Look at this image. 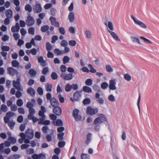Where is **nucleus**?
<instances>
[{
  "mask_svg": "<svg viewBox=\"0 0 159 159\" xmlns=\"http://www.w3.org/2000/svg\"><path fill=\"white\" fill-rule=\"evenodd\" d=\"M98 117H97L94 120L93 124L94 125L101 124L105 121H107V119L105 115L102 114H99Z\"/></svg>",
  "mask_w": 159,
  "mask_h": 159,
  "instance_id": "obj_1",
  "label": "nucleus"
},
{
  "mask_svg": "<svg viewBox=\"0 0 159 159\" xmlns=\"http://www.w3.org/2000/svg\"><path fill=\"white\" fill-rule=\"evenodd\" d=\"M131 18L133 19L135 24L139 25L142 28L146 29L147 28V25L143 22L139 20L136 18L133 15L131 16Z\"/></svg>",
  "mask_w": 159,
  "mask_h": 159,
  "instance_id": "obj_2",
  "label": "nucleus"
},
{
  "mask_svg": "<svg viewBox=\"0 0 159 159\" xmlns=\"http://www.w3.org/2000/svg\"><path fill=\"white\" fill-rule=\"evenodd\" d=\"M98 111V109L97 108H92L90 106L88 107L86 109V113L87 114L92 116L96 114Z\"/></svg>",
  "mask_w": 159,
  "mask_h": 159,
  "instance_id": "obj_3",
  "label": "nucleus"
},
{
  "mask_svg": "<svg viewBox=\"0 0 159 159\" xmlns=\"http://www.w3.org/2000/svg\"><path fill=\"white\" fill-rule=\"evenodd\" d=\"M61 77L64 80H71L73 76L72 73L66 74L65 73H62L60 75Z\"/></svg>",
  "mask_w": 159,
  "mask_h": 159,
  "instance_id": "obj_4",
  "label": "nucleus"
},
{
  "mask_svg": "<svg viewBox=\"0 0 159 159\" xmlns=\"http://www.w3.org/2000/svg\"><path fill=\"white\" fill-rule=\"evenodd\" d=\"M26 135V137L29 139H31L34 137V133L32 129L28 128L25 131Z\"/></svg>",
  "mask_w": 159,
  "mask_h": 159,
  "instance_id": "obj_5",
  "label": "nucleus"
},
{
  "mask_svg": "<svg viewBox=\"0 0 159 159\" xmlns=\"http://www.w3.org/2000/svg\"><path fill=\"white\" fill-rule=\"evenodd\" d=\"M79 110L76 109H75L73 111V116L76 121L80 120L82 118L81 116L79 114Z\"/></svg>",
  "mask_w": 159,
  "mask_h": 159,
  "instance_id": "obj_6",
  "label": "nucleus"
},
{
  "mask_svg": "<svg viewBox=\"0 0 159 159\" xmlns=\"http://www.w3.org/2000/svg\"><path fill=\"white\" fill-rule=\"evenodd\" d=\"M35 22L34 19L30 15H29L27 19L26 20V23L28 26H32L33 25Z\"/></svg>",
  "mask_w": 159,
  "mask_h": 159,
  "instance_id": "obj_7",
  "label": "nucleus"
},
{
  "mask_svg": "<svg viewBox=\"0 0 159 159\" xmlns=\"http://www.w3.org/2000/svg\"><path fill=\"white\" fill-rule=\"evenodd\" d=\"M51 25L56 27H59L60 26L59 23L56 21L55 18L53 16H51L49 18Z\"/></svg>",
  "mask_w": 159,
  "mask_h": 159,
  "instance_id": "obj_8",
  "label": "nucleus"
},
{
  "mask_svg": "<svg viewBox=\"0 0 159 159\" xmlns=\"http://www.w3.org/2000/svg\"><path fill=\"white\" fill-rule=\"evenodd\" d=\"M8 73L9 75L14 76L18 74L17 70L12 67H8L7 69Z\"/></svg>",
  "mask_w": 159,
  "mask_h": 159,
  "instance_id": "obj_9",
  "label": "nucleus"
},
{
  "mask_svg": "<svg viewBox=\"0 0 159 159\" xmlns=\"http://www.w3.org/2000/svg\"><path fill=\"white\" fill-rule=\"evenodd\" d=\"M116 80H110L109 81V89L111 90H115L116 89Z\"/></svg>",
  "mask_w": 159,
  "mask_h": 159,
  "instance_id": "obj_10",
  "label": "nucleus"
},
{
  "mask_svg": "<svg viewBox=\"0 0 159 159\" xmlns=\"http://www.w3.org/2000/svg\"><path fill=\"white\" fill-rule=\"evenodd\" d=\"M38 62L40 64V65L43 67H45L47 65L46 61L43 59L42 56H40L38 57Z\"/></svg>",
  "mask_w": 159,
  "mask_h": 159,
  "instance_id": "obj_11",
  "label": "nucleus"
},
{
  "mask_svg": "<svg viewBox=\"0 0 159 159\" xmlns=\"http://www.w3.org/2000/svg\"><path fill=\"white\" fill-rule=\"evenodd\" d=\"M42 7L41 5L39 4H36L33 7V11L36 13H39L41 11Z\"/></svg>",
  "mask_w": 159,
  "mask_h": 159,
  "instance_id": "obj_12",
  "label": "nucleus"
},
{
  "mask_svg": "<svg viewBox=\"0 0 159 159\" xmlns=\"http://www.w3.org/2000/svg\"><path fill=\"white\" fill-rule=\"evenodd\" d=\"M53 112L57 116L60 115L62 113L61 108L58 106L54 108L53 109Z\"/></svg>",
  "mask_w": 159,
  "mask_h": 159,
  "instance_id": "obj_13",
  "label": "nucleus"
},
{
  "mask_svg": "<svg viewBox=\"0 0 159 159\" xmlns=\"http://www.w3.org/2000/svg\"><path fill=\"white\" fill-rule=\"evenodd\" d=\"M100 95L98 93H96L95 95V98L96 101L99 104H102L104 102V100L102 98L100 97Z\"/></svg>",
  "mask_w": 159,
  "mask_h": 159,
  "instance_id": "obj_14",
  "label": "nucleus"
},
{
  "mask_svg": "<svg viewBox=\"0 0 159 159\" xmlns=\"http://www.w3.org/2000/svg\"><path fill=\"white\" fill-rule=\"evenodd\" d=\"M49 29V26L47 25H44L42 26L41 27V30L43 32H47V34L48 35H49L50 34L49 31H48Z\"/></svg>",
  "mask_w": 159,
  "mask_h": 159,
  "instance_id": "obj_15",
  "label": "nucleus"
},
{
  "mask_svg": "<svg viewBox=\"0 0 159 159\" xmlns=\"http://www.w3.org/2000/svg\"><path fill=\"white\" fill-rule=\"evenodd\" d=\"M20 28L18 22L16 24V25L13 26L11 28V30L12 32H19Z\"/></svg>",
  "mask_w": 159,
  "mask_h": 159,
  "instance_id": "obj_16",
  "label": "nucleus"
},
{
  "mask_svg": "<svg viewBox=\"0 0 159 159\" xmlns=\"http://www.w3.org/2000/svg\"><path fill=\"white\" fill-rule=\"evenodd\" d=\"M50 103L51 105L54 107L57 106L59 105L58 102L54 97L52 98L50 101Z\"/></svg>",
  "mask_w": 159,
  "mask_h": 159,
  "instance_id": "obj_17",
  "label": "nucleus"
},
{
  "mask_svg": "<svg viewBox=\"0 0 159 159\" xmlns=\"http://www.w3.org/2000/svg\"><path fill=\"white\" fill-rule=\"evenodd\" d=\"M108 31L115 40L118 41H120V39L114 32L111 31L108 29Z\"/></svg>",
  "mask_w": 159,
  "mask_h": 159,
  "instance_id": "obj_18",
  "label": "nucleus"
},
{
  "mask_svg": "<svg viewBox=\"0 0 159 159\" xmlns=\"http://www.w3.org/2000/svg\"><path fill=\"white\" fill-rule=\"evenodd\" d=\"M13 86L18 90H22V88L20 87V83L16 82V81H13Z\"/></svg>",
  "mask_w": 159,
  "mask_h": 159,
  "instance_id": "obj_19",
  "label": "nucleus"
},
{
  "mask_svg": "<svg viewBox=\"0 0 159 159\" xmlns=\"http://www.w3.org/2000/svg\"><path fill=\"white\" fill-rule=\"evenodd\" d=\"M5 15L7 18H11L13 16V12L11 9L7 10L5 11Z\"/></svg>",
  "mask_w": 159,
  "mask_h": 159,
  "instance_id": "obj_20",
  "label": "nucleus"
},
{
  "mask_svg": "<svg viewBox=\"0 0 159 159\" xmlns=\"http://www.w3.org/2000/svg\"><path fill=\"white\" fill-rule=\"evenodd\" d=\"M27 93L32 96H34L35 94V90L31 87H29L27 90Z\"/></svg>",
  "mask_w": 159,
  "mask_h": 159,
  "instance_id": "obj_21",
  "label": "nucleus"
},
{
  "mask_svg": "<svg viewBox=\"0 0 159 159\" xmlns=\"http://www.w3.org/2000/svg\"><path fill=\"white\" fill-rule=\"evenodd\" d=\"M73 97L74 100L75 101H77L80 100L81 97V95L78 91H76L74 93Z\"/></svg>",
  "mask_w": 159,
  "mask_h": 159,
  "instance_id": "obj_22",
  "label": "nucleus"
},
{
  "mask_svg": "<svg viewBox=\"0 0 159 159\" xmlns=\"http://www.w3.org/2000/svg\"><path fill=\"white\" fill-rule=\"evenodd\" d=\"M68 18L70 22H73L75 20V16L74 13L70 12L68 15Z\"/></svg>",
  "mask_w": 159,
  "mask_h": 159,
  "instance_id": "obj_23",
  "label": "nucleus"
},
{
  "mask_svg": "<svg viewBox=\"0 0 159 159\" xmlns=\"http://www.w3.org/2000/svg\"><path fill=\"white\" fill-rule=\"evenodd\" d=\"M11 134L10 133L8 138V140L11 143L14 144L16 143V140L15 138L11 137Z\"/></svg>",
  "mask_w": 159,
  "mask_h": 159,
  "instance_id": "obj_24",
  "label": "nucleus"
},
{
  "mask_svg": "<svg viewBox=\"0 0 159 159\" xmlns=\"http://www.w3.org/2000/svg\"><path fill=\"white\" fill-rule=\"evenodd\" d=\"M83 90L84 92L87 93H91L92 92L91 88L86 86H85L83 87Z\"/></svg>",
  "mask_w": 159,
  "mask_h": 159,
  "instance_id": "obj_25",
  "label": "nucleus"
},
{
  "mask_svg": "<svg viewBox=\"0 0 159 159\" xmlns=\"http://www.w3.org/2000/svg\"><path fill=\"white\" fill-rule=\"evenodd\" d=\"M7 124L8 126L10 127V129L11 130H12L13 129L16 124V123L13 120H11V121H10L7 123Z\"/></svg>",
  "mask_w": 159,
  "mask_h": 159,
  "instance_id": "obj_26",
  "label": "nucleus"
},
{
  "mask_svg": "<svg viewBox=\"0 0 159 159\" xmlns=\"http://www.w3.org/2000/svg\"><path fill=\"white\" fill-rule=\"evenodd\" d=\"M35 113V111L34 108L29 109V114L28 116V118L33 116Z\"/></svg>",
  "mask_w": 159,
  "mask_h": 159,
  "instance_id": "obj_27",
  "label": "nucleus"
},
{
  "mask_svg": "<svg viewBox=\"0 0 159 159\" xmlns=\"http://www.w3.org/2000/svg\"><path fill=\"white\" fill-rule=\"evenodd\" d=\"M92 134L91 133H88L87 135V140L85 141V143L87 145H88L91 141V139Z\"/></svg>",
  "mask_w": 159,
  "mask_h": 159,
  "instance_id": "obj_28",
  "label": "nucleus"
},
{
  "mask_svg": "<svg viewBox=\"0 0 159 159\" xmlns=\"http://www.w3.org/2000/svg\"><path fill=\"white\" fill-rule=\"evenodd\" d=\"M104 24L107 26L109 29L111 30H114L113 27L112 23L111 21H108V25H107L106 22H105Z\"/></svg>",
  "mask_w": 159,
  "mask_h": 159,
  "instance_id": "obj_29",
  "label": "nucleus"
},
{
  "mask_svg": "<svg viewBox=\"0 0 159 159\" xmlns=\"http://www.w3.org/2000/svg\"><path fill=\"white\" fill-rule=\"evenodd\" d=\"M45 88L47 91L50 92L52 91V85L51 84L47 83L45 84Z\"/></svg>",
  "mask_w": 159,
  "mask_h": 159,
  "instance_id": "obj_30",
  "label": "nucleus"
},
{
  "mask_svg": "<svg viewBox=\"0 0 159 159\" xmlns=\"http://www.w3.org/2000/svg\"><path fill=\"white\" fill-rule=\"evenodd\" d=\"M29 74L32 76L34 77L36 75V72L34 69H31L29 71Z\"/></svg>",
  "mask_w": 159,
  "mask_h": 159,
  "instance_id": "obj_31",
  "label": "nucleus"
},
{
  "mask_svg": "<svg viewBox=\"0 0 159 159\" xmlns=\"http://www.w3.org/2000/svg\"><path fill=\"white\" fill-rule=\"evenodd\" d=\"M72 89V86L69 84H67L65 87V89L66 92H70Z\"/></svg>",
  "mask_w": 159,
  "mask_h": 159,
  "instance_id": "obj_32",
  "label": "nucleus"
},
{
  "mask_svg": "<svg viewBox=\"0 0 159 159\" xmlns=\"http://www.w3.org/2000/svg\"><path fill=\"white\" fill-rule=\"evenodd\" d=\"M32 7L29 4H26L25 7V9L26 11H28L29 12H30L32 11Z\"/></svg>",
  "mask_w": 159,
  "mask_h": 159,
  "instance_id": "obj_33",
  "label": "nucleus"
},
{
  "mask_svg": "<svg viewBox=\"0 0 159 159\" xmlns=\"http://www.w3.org/2000/svg\"><path fill=\"white\" fill-rule=\"evenodd\" d=\"M81 159H90V156L88 154L82 153L81 155Z\"/></svg>",
  "mask_w": 159,
  "mask_h": 159,
  "instance_id": "obj_34",
  "label": "nucleus"
},
{
  "mask_svg": "<svg viewBox=\"0 0 159 159\" xmlns=\"http://www.w3.org/2000/svg\"><path fill=\"white\" fill-rule=\"evenodd\" d=\"M54 53L57 55H59L64 53V51L62 50H60L58 49H55L54 50Z\"/></svg>",
  "mask_w": 159,
  "mask_h": 159,
  "instance_id": "obj_35",
  "label": "nucleus"
},
{
  "mask_svg": "<svg viewBox=\"0 0 159 159\" xmlns=\"http://www.w3.org/2000/svg\"><path fill=\"white\" fill-rule=\"evenodd\" d=\"M11 64L14 67H18L19 66V63L16 60H13L11 62Z\"/></svg>",
  "mask_w": 159,
  "mask_h": 159,
  "instance_id": "obj_36",
  "label": "nucleus"
},
{
  "mask_svg": "<svg viewBox=\"0 0 159 159\" xmlns=\"http://www.w3.org/2000/svg\"><path fill=\"white\" fill-rule=\"evenodd\" d=\"M63 125L62 121L61 119H57L56 121V124L54 125L57 126H60L62 125Z\"/></svg>",
  "mask_w": 159,
  "mask_h": 159,
  "instance_id": "obj_37",
  "label": "nucleus"
},
{
  "mask_svg": "<svg viewBox=\"0 0 159 159\" xmlns=\"http://www.w3.org/2000/svg\"><path fill=\"white\" fill-rule=\"evenodd\" d=\"M51 77L53 80H55L57 79L58 76L56 72H53L52 73Z\"/></svg>",
  "mask_w": 159,
  "mask_h": 159,
  "instance_id": "obj_38",
  "label": "nucleus"
},
{
  "mask_svg": "<svg viewBox=\"0 0 159 159\" xmlns=\"http://www.w3.org/2000/svg\"><path fill=\"white\" fill-rule=\"evenodd\" d=\"M108 85V84L107 82H104L101 84V87L102 89H105L107 88Z\"/></svg>",
  "mask_w": 159,
  "mask_h": 159,
  "instance_id": "obj_39",
  "label": "nucleus"
},
{
  "mask_svg": "<svg viewBox=\"0 0 159 159\" xmlns=\"http://www.w3.org/2000/svg\"><path fill=\"white\" fill-rule=\"evenodd\" d=\"M28 33L30 34L34 35V34L35 29L34 27H30L28 30Z\"/></svg>",
  "mask_w": 159,
  "mask_h": 159,
  "instance_id": "obj_40",
  "label": "nucleus"
},
{
  "mask_svg": "<svg viewBox=\"0 0 159 159\" xmlns=\"http://www.w3.org/2000/svg\"><path fill=\"white\" fill-rule=\"evenodd\" d=\"M93 83L92 80L91 79H87L85 82L86 85L88 86H91Z\"/></svg>",
  "mask_w": 159,
  "mask_h": 159,
  "instance_id": "obj_41",
  "label": "nucleus"
},
{
  "mask_svg": "<svg viewBox=\"0 0 159 159\" xmlns=\"http://www.w3.org/2000/svg\"><path fill=\"white\" fill-rule=\"evenodd\" d=\"M90 102L91 101L89 98H85L83 101V104L85 105L89 104Z\"/></svg>",
  "mask_w": 159,
  "mask_h": 159,
  "instance_id": "obj_42",
  "label": "nucleus"
},
{
  "mask_svg": "<svg viewBox=\"0 0 159 159\" xmlns=\"http://www.w3.org/2000/svg\"><path fill=\"white\" fill-rule=\"evenodd\" d=\"M70 60V58L67 56H65L63 59V61L64 64H66L69 62Z\"/></svg>",
  "mask_w": 159,
  "mask_h": 159,
  "instance_id": "obj_43",
  "label": "nucleus"
},
{
  "mask_svg": "<svg viewBox=\"0 0 159 159\" xmlns=\"http://www.w3.org/2000/svg\"><path fill=\"white\" fill-rule=\"evenodd\" d=\"M124 78L127 81H130L131 80V77L128 74H126L124 75Z\"/></svg>",
  "mask_w": 159,
  "mask_h": 159,
  "instance_id": "obj_44",
  "label": "nucleus"
},
{
  "mask_svg": "<svg viewBox=\"0 0 159 159\" xmlns=\"http://www.w3.org/2000/svg\"><path fill=\"white\" fill-rule=\"evenodd\" d=\"M85 34L88 38L90 39L91 38L92 34L90 31L86 30L85 31Z\"/></svg>",
  "mask_w": 159,
  "mask_h": 159,
  "instance_id": "obj_45",
  "label": "nucleus"
},
{
  "mask_svg": "<svg viewBox=\"0 0 159 159\" xmlns=\"http://www.w3.org/2000/svg\"><path fill=\"white\" fill-rule=\"evenodd\" d=\"M1 110L4 112H6L7 111V108L6 105L2 104L1 107Z\"/></svg>",
  "mask_w": 159,
  "mask_h": 159,
  "instance_id": "obj_46",
  "label": "nucleus"
},
{
  "mask_svg": "<svg viewBox=\"0 0 159 159\" xmlns=\"http://www.w3.org/2000/svg\"><path fill=\"white\" fill-rule=\"evenodd\" d=\"M46 48L48 51L51 50L52 48V46L51 44L48 42L46 44Z\"/></svg>",
  "mask_w": 159,
  "mask_h": 159,
  "instance_id": "obj_47",
  "label": "nucleus"
},
{
  "mask_svg": "<svg viewBox=\"0 0 159 159\" xmlns=\"http://www.w3.org/2000/svg\"><path fill=\"white\" fill-rule=\"evenodd\" d=\"M64 135V133L61 132V133L58 134H57V138L60 140H62L63 139V136Z\"/></svg>",
  "mask_w": 159,
  "mask_h": 159,
  "instance_id": "obj_48",
  "label": "nucleus"
},
{
  "mask_svg": "<svg viewBox=\"0 0 159 159\" xmlns=\"http://www.w3.org/2000/svg\"><path fill=\"white\" fill-rule=\"evenodd\" d=\"M34 107L33 104L30 102H28L26 104V107L28 108L29 109L33 108Z\"/></svg>",
  "mask_w": 159,
  "mask_h": 159,
  "instance_id": "obj_49",
  "label": "nucleus"
},
{
  "mask_svg": "<svg viewBox=\"0 0 159 159\" xmlns=\"http://www.w3.org/2000/svg\"><path fill=\"white\" fill-rule=\"evenodd\" d=\"M131 39L133 42H137L139 44H140V41L138 38L135 37H131Z\"/></svg>",
  "mask_w": 159,
  "mask_h": 159,
  "instance_id": "obj_50",
  "label": "nucleus"
},
{
  "mask_svg": "<svg viewBox=\"0 0 159 159\" xmlns=\"http://www.w3.org/2000/svg\"><path fill=\"white\" fill-rule=\"evenodd\" d=\"M16 104L18 106L20 107H21L23 104V102L22 100L20 99H18L17 101Z\"/></svg>",
  "mask_w": 159,
  "mask_h": 159,
  "instance_id": "obj_51",
  "label": "nucleus"
},
{
  "mask_svg": "<svg viewBox=\"0 0 159 159\" xmlns=\"http://www.w3.org/2000/svg\"><path fill=\"white\" fill-rule=\"evenodd\" d=\"M49 71V69L48 67H46L44 68L42 71V73L43 75L46 74Z\"/></svg>",
  "mask_w": 159,
  "mask_h": 159,
  "instance_id": "obj_52",
  "label": "nucleus"
},
{
  "mask_svg": "<svg viewBox=\"0 0 159 159\" xmlns=\"http://www.w3.org/2000/svg\"><path fill=\"white\" fill-rule=\"evenodd\" d=\"M10 49V47L8 46H3L1 47L2 50L3 51H8Z\"/></svg>",
  "mask_w": 159,
  "mask_h": 159,
  "instance_id": "obj_53",
  "label": "nucleus"
},
{
  "mask_svg": "<svg viewBox=\"0 0 159 159\" xmlns=\"http://www.w3.org/2000/svg\"><path fill=\"white\" fill-rule=\"evenodd\" d=\"M140 38L143 40L146 43H149L152 44L151 42L149 39L145 38L143 36H140Z\"/></svg>",
  "mask_w": 159,
  "mask_h": 159,
  "instance_id": "obj_54",
  "label": "nucleus"
},
{
  "mask_svg": "<svg viewBox=\"0 0 159 159\" xmlns=\"http://www.w3.org/2000/svg\"><path fill=\"white\" fill-rule=\"evenodd\" d=\"M37 92L39 95H42L43 94V90L42 88L41 87L38 88Z\"/></svg>",
  "mask_w": 159,
  "mask_h": 159,
  "instance_id": "obj_55",
  "label": "nucleus"
},
{
  "mask_svg": "<svg viewBox=\"0 0 159 159\" xmlns=\"http://www.w3.org/2000/svg\"><path fill=\"white\" fill-rule=\"evenodd\" d=\"M61 45L62 47H65L68 45L67 42L65 40H63L61 43Z\"/></svg>",
  "mask_w": 159,
  "mask_h": 159,
  "instance_id": "obj_56",
  "label": "nucleus"
},
{
  "mask_svg": "<svg viewBox=\"0 0 159 159\" xmlns=\"http://www.w3.org/2000/svg\"><path fill=\"white\" fill-rule=\"evenodd\" d=\"M60 69L62 73H64V72H65L66 70V67L65 66L62 65L60 66Z\"/></svg>",
  "mask_w": 159,
  "mask_h": 159,
  "instance_id": "obj_57",
  "label": "nucleus"
},
{
  "mask_svg": "<svg viewBox=\"0 0 159 159\" xmlns=\"http://www.w3.org/2000/svg\"><path fill=\"white\" fill-rule=\"evenodd\" d=\"M23 120V117L22 115L19 116L17 118V121L18 123H22Z\"/></svg>",
  "mask_w": 159,
  "mask_h": 159,
  "instance_id": "obj_58",
  "label": "nucleus"
},
{
  "mask_svg": "<svg viewBox=\"0 0 159 159\" xmlns=\"http://www.w3.org/2000/svg\"><path fill=\"white\" fill-rule=\"evenodd\" d=\"M28 119L29 120H32L34 123L37 122L39 120V119L36 117H34V116L31 117L30 118H28Z\"/></svg>",
  "mask_w": 159,
  "mask_h": 159,
  "instance_id": "obj_59",
  "label": "nucleus"
},
{
  "mask_svg": "<svg viewBox=\"0 0 159 159\" xmlns=\"http://www.w3.org/2000/svg\"><path fill=\"white\" fill-rule=\"evenodd\" d=\"M106 70L108 72H111L113 71V69L110 65H107L106 66Z\"/></svg>",
  "mask_w": 159,
  "mask_h": 159,
  "instance_id": "obj_60",
  "label": "nucleus"
},
{
  "mask_svg": "<svg viewBox=\"0 0 159 159\" xmlns=\"http://www.w3.org/2000/svg\"><path fill=\"white\" fill-rule=\"evenodd\" d=\"M69 45L72 46H75L76 44V41L74 40H70L69 42Z\"/></svg>",
  "mask_w": 159,
  "mask_h": 159,
  "instance_id": "obj_61",
  "label": "nucleus"
},
{
  "mask_svg": "<svg viewBox=\"0 0 159 159\" xmlns=\"http://www.w3.org/2000/svg\"><path fill=\"white\" fill-rule=\"evenodd\" d=\"M66 143L64 141H61L59 142L58 146L60 148L63 147L65 145Z\"/></svg>",
  "mask_w": 159,
  "mask_h": 159,
  "instance_id": "obj_62",
  "label": "nucleus"
},
{
  "mask_svg": "<svg viewBox=\"0 0 159 159\" xmlns=\"http://www.w3.org/2000/svg\"><path fill=\"white\" fill-rule=\"evenodd\" d=\"M108 99L109 101L112 102H114L115 101V97L112 94L108 96Z\"/></svg>",
  "mask_w": 159,
  "mask_h": 159,
  "instance_id": "obj_63",
  "label": "nucleus"
},
{
  "mask_svg": "<svg viewBox=\"0 0 159 159\" xmlns=\"http://www.w3.org/2000/svg\"><path fill=\"white\" fill-rule=\"evenodd\" d=\"M45 156L42 153L38 155L37 159H45Z\"/></svg>",
  "mask_w": 159,
  "mask_h": 159,
  "instance_id": "obj_64",
  "label": "nucleus"
}]
</instances>
